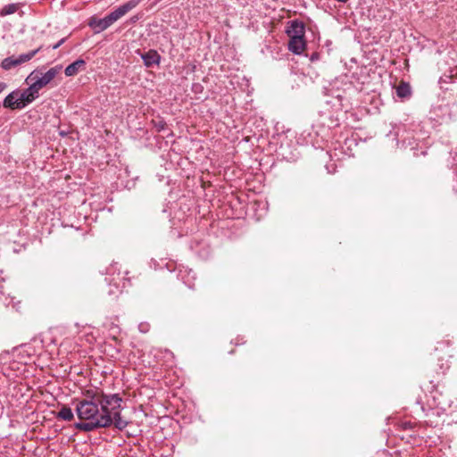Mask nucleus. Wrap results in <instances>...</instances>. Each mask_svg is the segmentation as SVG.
I'll use <instances>...</instances> for the list:
<instances>
[{
    "mask_svg": "<svg viewBox=\"0 0 457 457\" xmlns=\"http://www.w3.org/2000/svg\"><path fill=\"white\" fill-rule=\"evenodd\" d=\"M121 403L122 398L118 394H104L99 388L86 390L80 399L74 401L80 420L76 428L85 432L112 425L119 430L124 429L129 423L120 414Z\"/></svg>",
    "mask_w": 457,
    "mask_h": 457,
    "instance_id": "obj_1",
    "label": "nucleus"
},
{
    "mask_svg": "<svg viewBox=\"0 0 457 457\" xmlns=\"http://www.w3.org/2000/svg\"><path fill=\"white\" fill-rule=\"evenodd\" d=\"M62 67L56 65L50 68L46 72L41 73L38 71H33L26 79V82H32L34 86L40 91L43 87L51 83L54 78L60 74Z\"/></svg>",
    "mask_w": 457,
    "mask_h": 457,
    "instance_id": "obj_2",
    "label": "nucleus"
},
{
    "mask_svg": "<svg viewBox=\"0 0 457 457\" xmlns=\"http://www.w3.org/2000/svg\"><path fill=\"white\" fill-rule=\"evenodd\" d=\"M141 0H129V2L120 5L113 12L106 15L109 25H112L115 21L124 16L127 12L137 7Z\"/></svg>",
    "mask_w": 457,
    "mask_h": 457,
    "instance_id": "obj_3",
    "label": "nucleus"
},
{
    "mask_svg": "<svg viewBox=\"0 0 457 457\" xmlns=\"http://www.w3.org/2000/svg\"><path fill=\"white\" fill-rule=\"evenodd\" d=\"M141 0H129V2L120 5L113 12L106 15L109 25H112L115 21L124 16L127 12L137 7Z\"/></svg>",
    "mask_w": 457,
    "mask_h": 457,
    "instance_id": "obj_4",
    "label": "nucleus"
},
{
    "mask_svg": "<svg viewBox=\"0 0 457 457\" xmlns=\"http://www.w3.org/2000/svg\"><path fill=\"white\" fill-rule=\"evenodd\" d=\"M4 107L10 109H23L24 104L20 98V91L15 90L10 93L4 100Z\"/></svg>",
    "mask_w": 457,
    "mask_h": 457,
    "instance_id": "obj_5",
    "label": "nucleus"
},
{
    "mask_svg": "<svg viewBox=\"0 0 457 457\" xmlns=\"http://www.w3.org/2000/svg\"><path fill=\"white\" fill-rule=\"evenodd\" d=\"M287 33L290 38L304 37L305 26L302 21L297 20L292 21L287 29Z\"/></svg>",
    "mask_w": 457,
    "mask_h": 457,
    "instance_id": "obj_6",
    "label": "nucleus"
},
{
    "mask_svg": "<svg viewBox=\"0 0 457 457\" xmlns=\"http://www.w3.org/2000/svg\"><path fill=\"white\" fill-rule=\"evenodd\" d=\"M39 96V91L34 86L32 82H30V85L28 88L24 89L23 91L20 92V98L21 101L23 103L24 107L32 103L36 98H37Z\"/></svg>",
    "mask_w": 457,
    "mask_h": 457,
    "instance_id": "obj_7",
    "label": "nucleus"
},
{
    "mask_svg": "<svg viewBox=\"0 0 457 457\" xmlns=\"http://www.w3.org/2000/svg\"><path fill=\"white\" fill-rule=\"evenodd\" d=\"M141 58L144 61V64L150 68L154 65H158L160 63L161 56L155 50H149L148 52L142 54Z\"/></svg>",
    "mask_w": 457,
    "mask_h": 457,
    "instance_id": "obj_8",
    "label": "nucleus"
},
{
    "mask_svg": "<svg viewBox=\"0 0 457 457\" xmlns=\"http://www.w3.org/2000/svg\"><path fill=\"white\" fill-rule=\"evenodd\" d=\"M306 46L304 37L290 38L288 42V49L295 54H301Z\"/></svg>",
    "mask_w": 457,
    "mask_h": 457,
    "instance_id": "obj_9",
    "label": "nucleus"
},
{
    "mask_svg": "<svg viewBox=\"0 0 457 457\" xmlns=\"http://www.w3.org/2000/svg\"><path fill=\"white\" fill-rule=\"evenodd\" d=\"M85 64L86 62L84 60L78 59L65 68L64 73L67 77L74 76L79 72V70L84 68Z\"/></svg>",
    "mask_w": 457,
    "mask_h": 457,
    "instance_id": "obj_10",
    "label": "nucleus"
},
{
    "mask_svg": "<svg viewBox=\"0 0 457 457\" xmlns=\"http://www.w3.org/2000/svg\"><path fill=\"white\" fill-rule=\"evenodd\" d=\"M89 26L96 29L97 32L104 31L110 27L106 17L91 21L89 22Z\"/></svg>",
    "mask_w": 457,
    "mask_h": 457,
    "instance_id": "obj_11",
    "label": "nucleus"
},
{
    "mask_svg": "<svg viewBox=\"0 0 457 457\" xmlns=\"http://www.w3.org/2000/svg\"><path fill=\"white\" fill-rule=\"evenodd\" d=\"M17 66H20V62L18 56L14 55L4 58L1 62V67L5 71H9Z\"/></svg>",
    "mask_w": 457,
    "mask_h": 457,
    "instance_id": "obj_12",
    "label": "nucleus"
},
{
    "mask_svg": "<svg viewBox=\"0 0 457 457\" xmlns=\"http://www.w3.org/2000/svg\"><path fill=\"white\" fill-rule=\"evenodd\" d=\"M411 93V87L406 82H401L396 87V95L401 98L409 97Z\"/></svg>",
    "mask_w": 457,
    "mask_h": 457,
    "instance_id": "obj_13",
    "label": "nucleus"
},
{
    "mask_svg": "<svg viewBox=\"0 0 457 457\" xmlns=\"http://www.w3.org/2000/svg\"><path fill=\"white\" fill-rule=\"evenodd\" d=\"M41 48L42 47L39 46L38 48H37L35 50H32L26 54H21L18 55L20 65L29 62L41 50Z\"/></svg>",
    "mask_w": 457,
    "mask_h": 457,
    "instance_id": "obj_14",
    "label": "nucleus"
},
{
    "mask_svg": "<svg viewBox=\"0 0 457 457\" xmlns=\"http://www.w3.org/2000/svg\"><path fill=\"white\" fill-rule=\"evenodd\" d=\"M57 418L61 419V420H63L71 421V420H73L74 414H73V411H72V410L71 408H69V407H62L60 410V411L58 412Z\"/></svg>",
    "mask_w": 457,
    "mask_h": 457,
    "instance_id": "obj_15",
    "label": "nucleus"
},
{
    "mask_svg": "<svg viewBox=\"0 0 457 457\" xmlns=\"http://www.w3.org/2000/svg\"><path fill=\"white\" fill-rule=\"evenodd\" d=\"M18 8H19V6L17 4H10L4 5L2 8V10L0 11V15L4 17V16L12 14L17 12Z\"/></svg>",
    "mask_w": 457,
    "mask_h": 457,
    "instance_id": "obj_16",
    "label": "nucleus"
},
{
    "mask_svg": "<svg viewBox=\"0 0 457 457\" xmlns=\"http://www.w3.org/2000/svg\"><path fill=\"white\" fill-rule=\"evenodd\" d=\"M138 328L142 333H146L149 330V325L147 323H141Z\"/></svg>",
    "mask_w": 457,
    "mask_h": 457,
    "instance_id": "obj_17",
    "label": "nucleus"
},
{
    "mask_svg": "<svg viewBox=\"0 0 457 457\" xmlns=\"http://www.w3.org/2000/svg\"><path fill=\"white\" fill-rule=\"evenodd\" d=\"M65 42V38H62L58 43L52 46L53 49H57L59 46H61Z\"/></svg>",
    "mask_w": 457,
    "mask_h": 457,
    "instance_id": "obj_18",
    "label": "nucleus"
},
{
    "mask_svg": "<svg viewBox=\"0 0 457 457\" xmlns=\"http://www.w3.org/2000/svg\"><path fill=\"white\" fill-rule=\"evenodd\" d=\"M6 88V84L4 82H0V93H2Z\"/></svg>",
    "mask_w": 457,
    "mask_h": 457,
    "instance_id": "obj_19",
    "label": "nucleus"
},
{
    "mask_svg": "<svg viewBox=\"0 0 457 457\" xmlns=\"http://www.w3.org/2000/svg\"><path fill=\"white\" fill-rule=\"evenodd\" d=\"M337 2H340V3H346L348 0H337Z\"/></svg>",
    "mask_w": 457,
    "mask_h": 457,
    "instance_id": "obj_20",
    "label": "nucleus"
}]
</instances>
